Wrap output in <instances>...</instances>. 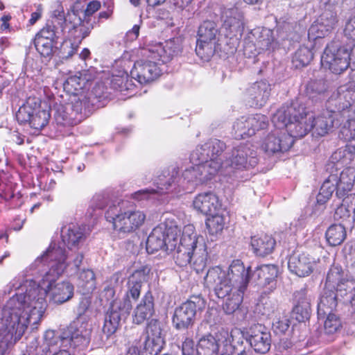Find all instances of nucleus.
I'll use <instances>...</instances> for the list:
<instances>
[{"instance_id": "nucleus-51", "label": "nucleus", "mask_w": 355, "mask_h": 355, "mask_svg": "<svg viewBox=\"0 0 355 355\" xmlns=\"http://www.w3.org/2000/svg\"><path fill=\"white\" fill-rule=\"evenodd\" d=\"M243 16L237 10H232L230 12L224 21V26L231 32H237L243 27Z\"/></svg>"}, {"instance_id": "nucleus-41", "label": "nucleus", "mask_w": 355, "mask_h": 355, "mask_svg": "<svg viewBox=\"0 0 355 355\" xmlns=\"http://www.w3.org/2000/svg\"><path fill=\"white\" fill-rule=\"evenodd\" d=\"M245 291H239L233 289L230 294L226 296V300L223 304V309L225 313L232 314L239 310L243 300V295Z\"/></svg>"}, {"instance_id": "nucleus-7", "label": "nucleus", "mask_w": 355, "mask_h": 355, "mask_svg": "<svg viewBox=\"0 0 355 355\" xmlns=\"http://www.w3.org/2000/svg\"><path fill=\"white\" fill-rule=\"evenodd\" d=\"M321 64L332 73L340 75L345 72L350 66L347 45H338L335 42L328 44L321 57Z\"/></svg>"}, {"instance_id": "nucleus-13", "label": "nucleus", "mask_w": 355, "mask_h": 355, "mask_svg": "<svg viewBox=\"0 0 355 355\" xmlns=\"http://www.w3.org/2000/svg\"><path fill=\"white\" fill-rule=\"evenodd\" d=\"M330 180L336 187V196L339 198L348 196V193L353 189L355 184L354 168L346 167L340 173L337 168H331Z\"/></svg>"}, {"instance_id": "nucleus-36", "label": "nucleus", "mask_w": 355, "mask_h": 355, "mask_svg": "<svg viewBox=\"0 0 355 355\" xmlns=\"http://www.w3.org/2000/svg\"><path fill=\"white\" fill-rule=\"evenodd\" d=\"M92 78L88 75L87 71L78 72V75H74L67 78L64 83V88L69 92L78 94L86 87V84Z\"/></svg>"}, {"instance_id": "nucleus-11", "label": "nucleus", "mask_w": 355, "mask_h": 355, "mask_svg": "<svg viewBox=\"0 0 355 355\" xmlns=\"http://www.w3.org/2000/svg\"><path fill=\"white\" fill-rule=\"evenodd\" d=\"M157 60L148 58L137 60L130 71L131 77L141 85L156 80L162 73Z\"/></svg>"}, {"instance_id": "nucleus-20", "label": "nucleus", "mask_w": 355, "mask_h": 355, "mask_svg": "<svg viewBox=\"0 0 355 355\" xmlns=\"http://www.w3.org/2000/svg\"><path fill=\"white\" fill-rule=\"evenodd\" d=\"M307 293V288L304 287L295 291L293 295L292 317L300 322L308 320L311 315V298Z\"/></svg>"}, {"instance_id": "nucleus-63", "label": "nucleus", "mask_w": 355, "mask_h": 355, "mask_svg": "<svg viewBox=\"0 0 355 355\" xmlns=\"http://www.w3.org/2000/svg\"><path fill=\"white\" fill-rule=\"evenodd\" d=\"M80 279L83 282V284L86 286L87 284L92 283L94 284L95 282V274L92 270L87 269L83 270L79 275Z\"/></svg>"}, {"instance_id": "nucleus-8", "label": "nucleus", "mask_w": 355, "mask_h": 355, "mask_svg": "<svg viewBox=\"0 0 355 355\" xmlns=\"http://www.w3.org/2000/svg\"><path fill=\"white\" fill-rule=\"evenodd\" d=\"M272 121L276 127L264 139L261 147L268 154H276L288 151L294 144V134L289 131L287 125H279L274 121V115Z\"/></svg>"}, {"instance_id": "nucleus-29", "label": "nucleus", "mask_w": 355, "mask_h": 355, "mask_svg": "<svg viewBox=\"0 0 355 355\" xmlns=\"http://www.w3.org/2000/svg\"><path fill=\"white\" fill-rule=\"evenodd\" d=\"M337 93L338 108L336 112L340 115L349 117L355 103V89L342 86L338 88Z\"/></svg>"}, {"instance_id": "nucleus-61", "label": "nucleus", "mask_w": 355, "mask_h": 355, "mask_svg": "<svg viewBox=\"0 0 355 355\" xmlns=\"http://www.w3.org/2000/svg\"><path fill=\"white\" fill-rule=\"evenodd\" d=\"M344 33L348 38L355 40V16L349 19L345 24Z\"/></svg>"}, {"instance_id": "nucleus-57", "label": "nucleus", "mask_w": 355, "mask_h": 355, "mask_svg": "<svg viewBox=\"0 0 355 355\" xmlns=\"http://www.w3.org/2000/svg\"><path fill=\"white\" fill-rule=\"evenodd\" d=\"M327 318L324 321V328L327 334H334L341 327V322L338 317L335 314H327Z\"/></svg>"}, {"instance_id": "nucleus-44", "label": "nucleus", "mask_w": 355, "mask_h": 355, "mask_svg": "<svg viewBox=\"0 0 355 355\" xmlns=\"http://www.w3.org/2000/svg\"><path fill=\"white\" fill-rule=\"evenodd\" d=\"M209 216L205 220L206 227L211 235L220 234L225 225V218L223 215L218 214V211L209 214Z\"/></svg>"}, {"instance_id": "nucleus-50", "label": "nucleus", "mask_w": 355, "mask_h": 355, "mask_svg": "<svg viewBox=\"0 0 355 355\" xmlns=\"http://www.w3.org/2000/svg\"><path fill=\"white\" fill-rule=\"evenodd\" d=\"M355 153L349 149V144L347 142L343 148L337 149L331 155L334 162L340 163L342 165H348L354 160Z\"/></svg>"}, {"instance_id": "nucleus-17", "label": "nucleus", "mask_w": 355, "mask_h": 355, "mask_svg": "<svg viewBox=\"0 0 355 355\" xmlns=\"http://www.w3.org/2000/svg\"><path fill=\"white\" fill-rule=\"evenodd\" d=\"M151 268L148 266H141L135 270L128 278L127 291L124 295L128 296L133 301H137L140 297L142 285L149 278Z\"/></svg>"}, {"instance_id": "nucleus-58", "label": "nucleus", "mask_w": 355, "mask_h": 355, "mask_svg": "<svg viewBox=\"0 0 355 355\" xmlns=\"http://www.w3.org/2000/svg\"><path fill=\"white\" fill-rule=\"evenodd\" d=\"M107 204V198L103 193H96L90 201V207L94 209H102Z\"/></svg>"}, {"instance_id": "nucleus-3", "label": "nucleus", "mask_w": 355, "mask_h": 355, "mask_svg": "<svg viewBox=\"0 0 355 355\" xmlns=\"http://www.w3.org/2000/svg\"><path fill=\"white\" fill-rule=\"evenodd\" d=\"M251 277V268H245L240 259H234L227 272L220 266L209 268L205 277L207 287L214 289L215 295L224 299L233 290L246 291Z\"/></svg>"}, {"instance_id": "nucleus-27", "label": "nucleus", "mask_w": 355, "mask_h": 355, "mask_svg": "<svg viewBox=\"0 0 355 355\" xmlns=\"http://www.w3.org/2000/svg\"><path fill=\"white\" fill-rule=\"evenodd\" d=\"M219 329L216 336L207 334L202 336L196 345L197 355H218L220 343L225 345V338L219 335Z\"/></svg>"}, {"instance_id": "nucleus-28", "label": "nucleus", "mask_w": 355, "mask_h": 355, "mask_svg": "<svg viewBox=\"0 0 355 355\" xmlns=\"http://www.w3.org/2000/svg\"><path fill=\"white\" fill-rule=\"evenodd\" d=\"M279 275V268L275 264H264L256 268L252 276L257 280V284L261 286L275 284Z\"/></svg>"}, {"instance_id": "nucleus-52", "label": "nucleus", "mask_w": 355, "mask_h": 355, "mask_svg": "<svg viewBox=\"0 0 355 355\" xmlns=\"http://www.w3.org/2000/svg\"><path fill=\"white\" fill-rule=\"evenodd\" d=\"M334 191H336V187L335 184L331 182L330 175H329L320 187L316 197L317 203L319 205L325 204L330 199Z\"/></svg>"}, {"instance_id": "nucleus-47", "label": "nucleus", "mask_w": 355, "mask_h": 355, "mask_svg": "<svg viewBox=\"0 0 355 355\" xmlns=\"http://www.w3.org/2000/svg\"><path fill=\"white\" fill-rule=\"evenodd\" d=\"M248 123V116L237 119L233 125L232 134L236 139H243L252 136Z\"/></svg>"}, {"instance_id": "nucleus-12", "label": "nucleus", "mask_w": 355, "mask_h": 355, "mask_svg": "<svg viewBox=\"0 0 355 355\" xmlns=\"http://www.w3.org/2000/svg\"><path fill=\"white\" fill-rule=\"evenodd\" d=\"M165 227L158 225L154 227L147 238L146 250L150 254H153L159 250L172 251L175 248L178 240L173 238L171 241L168 234H166Z\"/></svg>"}, {"instance_id": "nucleus-56", "label": "nucleus", "mask_w": 355, "mask_h": 355, "mask_svg": "<svg viewBox=\"0 0 355 355\" xmlns=\"http://www.w3.org/2000/svg\"><path fill=\"white\" fill-rule=\"evenodd\" d=\"M355 291V279L349 278L348 276L345 278L338 286L334 289V293L343 297L347 295H354Z\"/></svg>"}, {"instance_id": "nucleus-49", "label": "nucleus", "mask_w": 355, "mask_h": 355, "mask_svg": "<svg viewBox=\"0 0 355 355\" xmlns=\"http://www.w3.org/2000/svg\"><path fill=\"white\" fill-rule=\"evenodd\" d=\"M313 58L312 51L305 46H301L294 53L292 62L296 68L303 67L310 63Z\"/></svg>"}, {"instance_id": "nucleus-45", "label": "nucleus", "mask_w": 355, "mask_h": 355, "mask_svg": "<svg viewBox=\"0 0 355 355\" xmlns=\"http://www.w3.org/2000/svg\"><path fill=\"white\" fill-rule=\"evenodd\" d=\"M84 237V232L77 225H71L62 234V240L67 248H71L77 245Z\"/></svg>"}, {"instance_id": "nucleus-34", "label": "nucleus", "mask_w": 355, "mask_h": 355, "mask_svg": "<svg viewBox=\"0 0 355 355\" xmlns=\"http://www.w3.org/2000/svg\"><path fill=\"white\" fill-rule=\"evenodd\" d=\"M343 267L339 264L333 263L327 274L324 288L328 291H334L339 284L347 277Z\"/></svg>"}, {"instance_id": "nucleus-6", "label": "nucleus", "mask_w": 355, "mask_h": 355, "mask_svg": "<svg viewBox=\"0 0 355 355\" xmlns=\"http://www.w3.org/2000/svg\"><path fill=\"white\" fill-rule=\"evenodd\" d=\"M79 10L74 8L67 13V19H65V26H69L67 37L60 46L62 58H69L76 54L83 40L90 35L93 29L90 19H82Z\"/></svg>"}, {"instance_id": "nucleus-59", "label": "nucleus", "mask_w": 355, "mask_h": 355, "mask_svg": "<svg viewBox=\"0 0 355 355\" xmlns=\"http://www.w3.org/2000/svg\"><path fill=\"white\" fill-rule=\"evenodd\" d=\"M101 7V3L98 0L90 1L84 10V19H89V17L92 16L96 12H97Z\"/></svg>"}, {"instance_id": "nucleus-54", "label": "nucleus", "mask_w": 355, "mask_h": 355, "mask_svg": "<svg viewBox=\"0 0 355 355\" xmlns=\"http://www.w3.org/2000/svg\"><path fill=\"white\" fill-rule=\"evenodd\" d=\"M248 123L251 129L252 136L256 132L260 130L266 129L268 126V120L266 116L256 114L254 115L248 116Z\"/></svg>"}, {"instance_id": "nucleus-35", "label": "nucleus", "mask_w": 355, "mask_h": 355, "mask_svg": "<svg viewBox=\"0 0 355 355\" xmlns=\"http://www.w3.org/2000/svg\"><path fill=\"white\" fill-rule=\"evenodd\" d=\"M165 176L159 175L158 178V181L157 182V190L154 189H141L133 193H132V198L136 200H143L148 198L150 194L153 193H163L165 190H168L171 187L172 182H173L172 178H168L166 180Z\"/></svg>"}, {"instance_id": "nucleus-15", "label": "nucleus", "mask_w": 355, "mask_h": 355, "mask_svg": "<svg viewBox=\"0 0 355 355\" xmlns=\"http://www.w3.org/2000/svg\"><path fill=\"white\" fill-rule=\"evenodd\" d=\"M196 315V303L187 300L175 309L172 316L173 325L178 330L187 329L194 324Z\"/></svg>"}, {"instance_id": "nucleus-43", "label": "nucleus", "mask_w": 355, "mask_h": 355, "mask_svg": "<svg viewBox=\"0 0 355 355\" xmlns=\"http://www.w3.org/2000/svg\"><path fill=\"white\" fill-rule=\"evenodd\" d=\"M249 150L246 145H240L234 148L230 158V166L235 169L245 168L247 164V157Z\"/></svg>"}, {"instance_id": "nucleus-5", "label": "nucleus", "mask_w": 355, "mask_h": 355, "mask_svg": "<svg viewBox=\"0 0 355 355\" xmlns=\"http://www.w3.org/2000/svg\"><path fill=\"white\" fill-rule=\"evenodd\" d=\"M17 300L23 298L24 304L21 307L12 309L10 311L4 312L3 317V329L0 330V355L9 354L15 345L19 341L29 324V318L24 311L26 308V297L17 295Z\"/></svg>"}, {"instance_id": "nucleus-40", "label": "nucleus", "mask_w": 355, "mask_h": 355, "mask_svg": "<svg viewBox=\"0 0 355 355\" xmlns=\"http://www.w3.org/2000/svg\"><path fill=\"white\" fill-rule=\"evenodd\" d=\"M337 298L336 293L333 291H328L324 288V294L318 304V314L325 316L327 314L332 313V311L337 306Z\"/></svg>"}, {"instance_id": "nucleus-30", "label": "nucleus", "mask_w": 355, "mask_h": 355, "mask_svg": "<svg viewBox=\"0 0 355 355\" xmlns=\"http://www.w3.org/2000/svg\"><path fill=\"white\" fill-rule=\"evenodd\" d=\"M329 87L324 80H313L308 83L306 87V95L313 103H321L329 96Z\"/></svg>"}, {"instance_id": "nucleus-33", "label": "nucleus", "mask_w": 355, "mask_h": 355, "mask_svg": "<svg viewBox=\"0 0 355 355\" xmlns=\"http://www.w3.org/2000/svg\"><path fill=\"white\" fill-rule=\"evenodd\" d=\"M40 105V100L35 96H29L21 105L16 113V119L19 124H28L35 109Z\"/></svg>"}, {"instance_id": "nucleus-62", "label": "nucleus", "mask_w": 355, "mask_h": 355, "mask_svg": "<svg viewBox=\"0 0 355 355\" xmlns=\"http://www.w3.org/2000/svg\"><path fill=\"white\" fill-rule=\"evenodd\" d=\"M194 352V342L191 338L187 337L182 344V355H193Z\"/></svg>"}, {"instance_id": "nucleus-39", "label": "nucleus", "mask_w": 355, "mask_h": 355, "mask_svg": "<svg viewBox=\"0 0 355 355\" xmlns=\"http://www.w3.org/2000/svg\"><path fill=\"white\" fill-rule=\"evenodd\" d=\"M347 236V232L344 225L333 224L328 227L325 232L327 243L331 246H337L343 243Z\"/></svg>"}, {"instance_id": "nucleus-42", "label": "nucleus", "mask_w": 355, "mask_h": 355, "mask_svg": "<svg viewBox=\"0 0 355 355\" xmlns=\"http://www.w3.org/2000/svg\"><path fill=\"white\" fill-rule=\"evenodd\" d=\"M218 42L196 40V55L204 61H209L216 52V45Z\"/></svg>"}, {"instance_id": "nucleus-64", "label": "nucleus", "mask_w": 355, "mask_h": 355, "mask_svg": "<svg viewBox=\"0 0 355 355\" xmlns=\"http://www.w3.org/2000/svg\"><path fill=\"white\" fill-rule=\"evenodd\" d=\"M90 304L91 301L88 297H83L80 300V302L76 309L77 315L78 317L83 315L88 310L89 307L90 306Z\"/></svg>"}, {"instance_id": "nucleus-23", "label": "nucleus", "mask_w": 355, "mask_h": 355, "mask_svg": "<svg viewBox=\"0 0 355 355\" xmlns=\"http://www.w3.org/2000/svg\"><path fill=\"white\" fill-rule=\"evenodd\" d=\"M219 335L225 338V345L232 346L234 355H254L251 348L245 343L244 336L241 329L235 328L229 332L227 329L221 328Z\"/></svg>"}, {"instance_id": "nucleus-31", "label": "nucleus", "mask_w": 355, "mask_h": 355, "mask_svg": "<svg viewBox=\"0 0 355 355\" xmlns=\"http://www.w3.org/2000/svg\"><path fill=\"white\" fill-rule=\"evenodd\" d=\"M251 245L257 256L264 257L274 251L276 241L272 236L267 234L254 236L251 239Z\"/></svg>"}, {"instance_id": "nucleus-10", "label": "nucleus", "mask_w": 355, "mask_h": 355, "mask_svg": "<svg viewBox=\"0 0 355 355\" xmlns=\"http://www.w3.org/2000/svg\"><path fill=\"white\" fill-rule=\"evenodd\" d=\"M57 27L53 21H47L44 26L35 35L33 43L36 51L44 58H51L53 49L58 42Z\"/></svg>"}, {"instance_id": "nucleus-24", "label": "nucleus", "mask_w": 355, "mask_h": 355, "mask_svg": "<svg viewBox=\"0 0 355 355\" xmlns=\"http://www.w3.org/2000/svg\"><path fill=\"white\" fill-rule=\"evenodd\" d=\"M219 335L225 338V345L232 346L234 355H254L251 348L245 343L244 336L241 329L235 328L229 332L227 329L221 328Z\"/></svg>"}, {"instance_id": "nucleus-4", "label": "nucleus", "mask_w": 355, "mask_h": 355, "mask_svg": "<svg viewBox=\"0 0 355 355\" xmlns=\"http://www.w3.org/2000/svg\"><path fill=\"white\" fill-rule=\"evenodd\" d=\"M105 218L114 232L128 236L137 232L144 225L146 215L135 204L121 202L107 208Z\"/></svg>"}, {"instance_id": "nucleus-1", "label": "nucleus", "mask_w": 355, "mask_h": 355, "mask_svg": "<svg viewBox=\"0 0 355 355\" xmlns=\"http://www.w3.org/2000/svg\"><path fill=\"white\" fill-rule=\"evenodd\" d=\"M338 114L327 109L316 116H309L306 107L295 101L279 107L274 114V121L281 126L287 125L296 137H303L311 130L319 136H324L333 128Z\"/></svg>"}, {"instance_id": "nucleus-53", "label": "nucleus", "mask_w": 355, "mask_h": 355, "mask_svg": "<svg viewBox=\"0 0 355 355\" xmlns=\"http://www.w3.org/2000/svg\"><path fill=\"white\" fill-rule=\"evenodd\" d=\"M192 162L196 165H202L204 171L209 175H216L223 165V160L221 159H215L214 157L207 158V161L205 162L196 159Z\"/></svg>"}, {"instance_id": "nucleus-37", "label": "nucleus", "mask_w": 355, "mask_h": 355, "mask_svg": "<svg viewBox=\"0 0 355 355\" xmlns=\"http://www.w3.org/2000/svg\"><path fill=\"white\" fill-rule=\"evenodd\" d=\"M121 315L116 310H113L112 306L105 315L103 331L109 338L114 334L120 326Z\"/></svg>"}, {"instance_id": "nucleus-46", "label": "nucleus", "mask_w": 355, "mask_h": 355, "mask_svg": "<svg viewBox=\"0 0 355 355\" xmlns=\"http://www.w3.org/2000/svg\"><path fill=\"white\" fill-rule=\"evenodd\" d=\"M50 117V112L44 109H41L40 105L33 114L28 125L36 130H41L48 124Z\"/></svg>"}, {"instance_id": "nucleus-22", "label": "nucleus", "mask_w": 355, "mask_h": 355, "mask_svg": "<svg viewBox=\"0 0 355 355\" xmlns=\"http://www.w3.org/2000/svg\"><path fill=\"white\" fill-rule=\"evenodd\" d=\"M226 148L225 144L217 139H210L207 142L198 146L191 154V161H207V158L220 159V156Z\"/></svg>"}, {"instance_id": "nucleus-16", "label": "nucleus", "mask_w": 355, "mask_h": 355, "mask_svg": "<svg viewBox=\"0 0 355 355\" xmlns=\"http://www.w3.org/2000/svg\"><path fill=\"white\" fill-rule=\"evenodd\" d=\"M316 261L310 254L304 252L295 251L290 256L288 267L291 272L299 277H306L311 275Z\"/></svg>"}, {"instance_id": "nucleus-2", "label": "nucleus", "mask_w": 355, "mask_h": 355, "mask_svg": "<svg viewBox=\"0 0 355 355\" xmlns=\"http://www.w3.org/2000/svg\"><path fill=\"white\" fill-rule=\"evenodd\" d=\"M43 259L50 261L51 267L39 282V287L44 290L45 295H49L55 304H62L70 300L73 296V284L67 281L56 283L68 266L65 249L60 247L49 249Z\"/></svg>"}, {"instance_id": "nucleus-26", "label": "nucleus", "mask_w": 355, "mask_h": 355, "mask_svg": "<svg viewBox=\"0 0 355 355\" xmlns=\"http://www.w3.org/2000/svg\"><path fill=\"white\" fill-rule=\"evenodd\" d=\"M155 313L154 297L151 291L145 293L141 302L134 310L132 321L135 324H142Z\"/></svg>"}, {"instance_id": "nucleus-32", "label": "nucleus", "mask_w": 355, "mask_h": 355, "mask_svg": "<svg viewBox=\"0 0 355 355\" xmlns=\"http://www.w3.org/2000/svg\"><path fill=\"white\" fill-rule=\"evenodd\" d=\"M0 198L9 202L11 209L19 207L22 203L21 195L15 192V186L12 182H4L0 175Z\"/></svg>"}, {"instance_id": "nucleus-55", "label": "nucleus", "mask_w": 355, "mask_h": 355, "mask_svg": "<svg viewBox=\"0 0 355 355\" xmlns=\"http://www.w3.org/2000/svg\"><path fill=\"white\" fill-rule=\"evenodd\" d=\"M198 252L197 250L195 251L191 261L192 268L196 271L197 274L202 272L207 267V254L205 250Z\"/></svg>"}, {"instance_id": "nucleus-18", "label": "nucleus", "mask_w": 355, "mask_h": 355, "mask_svg": "<svg viewBox=\"0 0 355 355\" xmlns=\"http://www.w3.org/2000/svg\"><path fill=\"white\" fill-rule=\"evenodd\" d=\"M197 239L195 236H186L183 235L178 243L174 254L173 259L175 263L180 267H184L191 263L193 255L197 250Z\"/></svg>"}, {"instance_id": "nucleus-19", "label": "nucleus", "mask_w": 355, "mask_h": 355, "mask_svg": "<svg viewBox=\"0 0 355 355\" xmlns=\"http://www.w3.org/2000/svg\"><path fill=\"white\" fill-rule=\"evenodd\" d=\"M248 340L257 353L266 354L271 347L270 333L260 324H254L250 328Z\"/></svg>"}, {"instance_id": "nucleus-14", "label": "nucleus", "mask_w": 355, "mask_h": 355, "mask_svg": "<svg viewBox=\"0 0 355 355\" xmlns=\"http://www.w3.org/2000/svg\"><path fill=\"white\" fill-rule=\"evenodd\" d=\"M145 334L144 349L150 352V354H157L164 345L160 322L157 319H151L148 321L145 328Z\"/></svg>"}, {"instance_id": "nucleus-38", "label": "nucleus", "mask_w": 355, "mask_h": 355, "mask_svg": "<svg viewBox=\"0 0 355 355\" xmlns=\"http://www.w3.org/2000/svg\"><path fill=\"white\" fill-rule=\"evenodd\" d=\"M218 34L219 30L216 24L211 20H205L198 28L196 40L218 42L217 35Z\"/></svg>"}, {"instance_id": "nucleus-21", "label": "nucleus", "mask_w": 355, "mask_h": 355, "mask_svg": "<svg viewBox=\"0 0 355 355\" xmlns=\"http://www.w3.org/2000/svg\"><path fill=\"white\" fill-rule=\"evenodd\" d=\"M270 85L265 80L252 84L246 90V96L251 107L261 108L266 105L270 95Z\"/></svg>"}, {"instance_id": "nucleus-9", "label": "nucleus", "mask_w": 355, "mask_h": 355, "mask_svg": "<svg viewBox=\"0 0 355 355\" xmlns=\"http://www.w3.org/2000/svg\"><path fill=\"white\" fill-rule=\"evenodd\" d=\"M182 47L178 38H173L164 42L148 44L143 48L142 55L163 64L171 62L174 57L182 53Z\"/></svg>"}, {"instance_id": "nucleus-48", "label": "nucleus", "mask_w": 355, "mask_h": 355, "mask_svg": "<svg viewBox=\"0 0 355 355\" xmlns=\"http://www.w3.org/2000/svg\"><path fill=\"white\" fill-rule=\"evenodd\" d=\"M339 136L349 144V149L355 153V119H347L342 126Z\"/></svg>"}, {"instance_id": "nucleus-60", "label": "nucleus", "mask_w": 355, "mask_h": 355, "mask_svg": "<svg viewBox=\"0 0 355 355\" xmlns=\"http://www.w3.org/2000/svg\"><path fill=\"white\" fill-rule=\"evenodd\" d=\"M119 311L121 312L120 315H128L132 309V304L130 298L128 296L124 295L122 301L120 302L118 306Z\"/></svg>"}, {"instance_id": "nucleus-25", "label": "nucleus", "mask_w": 355, "mask_h": 355, "mask_svg": "<svg viewBox=\"0 0 355 355\" xmlns=\"http://www.w3.org/2000/svg\"><path fill=\"white\" fill-rule=\"evenodd\" d=\"M193 206L198 212L208 215L218 211L221 203L218 196L209 191L198 194L193 200Z\"/></svg>"}]
</instances>
